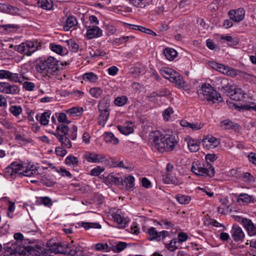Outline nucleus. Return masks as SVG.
Wrapping results in <instances>:
<instances>
[{
  "mask_svg": "<svg viewBox=\"0 0 256 256\" xmlns=\"http://www.w3.org/2000/svg\"><path fill=\"white\" fill-rule=\"evenodd\" d=\"M152 146L161 152L172 151L178 144L174 136L164 134L160 131L152 132Z\"/></svg>",
  "mask_w": 256,
  "mask_h": 256,
  "instance_id": "f257e3e1",
  "label": "nucleus"
},
{
  "mask_svg": "<svg viewBox=\"0 0 256 256\" xmlns=\"http://www.w3.org/2000/svg\"><path fill=\"white\" fill-rule=\"evenodd\" d=\"M58 60L54 57L49 56L46 60H40L36 66V70L46 79L56 76L59 70Z\"/></svg>",
  "mask_w": 256,
  "mask_h": 256,
  "instance_id": "f03ea898",
  "label": "nucleus"
},
{
  "mask_svg": "<svg viewBox=\"0 0 256 256\" xmlns=\"http://www.w3.org/2000/svg\"><path fill=\"white\" fill-rule=\"evenodd\" d=\"M198 97L202 100H206L212 103L220 102H222V98L220 95L214 90L209 84H203L198 92Z\"/></svg>",
  "mask_w": 256,
  "mask_h": 256,
  "instance_id": "7ed1b4c3",
  "label": "nucleus"
},
{
  "mask_svg": "<svg viewBox=\"0 0 256 256\" xmlns=\"http://www.w3.org/2000/svg\"><path fill=\"white\" fill-rule=\"evenodd\" d=\"M68 130L69 129L67 126L61 124L58 126L56 132L53 133L54 135L61 143L62 147L67 148H70L72 146L70 138L66 136L68 134Z\"/></svg>",
  "mask_w": 256,
  "mask_h": 256,
  "instance_id": "20e7f679",
  "label": "nucleus"
},
{
  "mask_svg": "<svg viewBox=\"0 0 256 256\" xmlns=\"http://www.w3.org/2000/svg\"><path fill=\"white\" fill-rule=\"evenodd\" d=\"M192 171L196 175L212 177L214 175V170L210 164H207L204 168L200 164L193 162L191 168Z\"/></svg>",
  "mask_w": 256,
  "mask_h": 256,
  "instance_id": "39448f33",
  "label": "nucleus"
},
{
  "mask_svg": "<svg viewBox=\"0 0 256 256\" xmlns=\"http://www.w3.org/2000/svg\"><path fill=\"white\" fill-rule=\"evenodd\" d=\"M209 66L213 69L232 77H234L238 74V70L236 69L231 68L226 65L218 64L214 61L210 62Z\"/></svg>",
  "mask_w": 256,
  "mask_h": 256,
  "instance_id": "423d86ee",
  "label": "nucleus"
},
{
  "mask_svg": "<svg viewBox=\"0 0 256 256\" xmlns=\"http://www.w3.org/2000/svg\"><path fill=\"white\" fill-rule=\"evenodd\" d=\"M26 78L24 76L17 73H13L8 70H0V79H7L10 82L22 84ZM28 80V78H26Z\"/></svg>",
  "mask_w": 256,
  "mask_h": 256,
  "instance_id": "0eeeda50",
  "label": "nucleus"
},
{
  "mask_svg": "<svg viewBox=\"0 0 256 256\" xmlns=\"http://www.w3.org/2000/svg\"><path fill=\"white\" fill-rule=\"evenodd\" d=\"M23 168L24 166L22 164L14 162L6 168L5 174L6 176H10L14 178L16 176H22Z\"/></svg>",
  "mask_w": 256,
  "mask_h": 256,
  "instance_id": "6e6552de",
  "label": "nucleus"
},
{
  "mask_svg": "<svg viewBox=\"0 0 256 256\" xmlns=\"http://www.w3.org/2000/svg\"><path fill=\"white\" fill-rule=\"evenodd\" d=\"M0 92L6 94H16L20 92L18 86L7 82H0Z\"/></svg>",
  "mask_w": 256,
  "mask_h": 256,
  "instance_id": "1a4fd4ad",
  "label": "nucleus"
},
{
  "mask_svg": "<svg viewBox=\"0 0 256 256\" xmlns=\"http://www.w3.org/2000/svg\"><path fill=\"white\" fill-rule=\"evenodd\" d=\"M148 239L150 240L160 241L168 235V232L166 230L158 232L154 227H151L148 230Z\"/></svg>",
  "mask_w": 256,
  "mask_h": 256,
  "instance_id": "9d476101",
  "label": "nucleus"
},
{
  "mask_svg": "<svg viewBox=\"0 0 256 256\" xmlns=\"http://www.w3.org/2000/svg\"><path fill=\"white\" fill-rule=\"evenodd\" d=\"M216 82V86L218 88L224 92L230 94L233 90L232 86L229 83L228 80L226 78H218Z\"/></svg>",
  "mask_w": 256,
  "mask_h": 256,
  "instance_id": "9b49d317",
  "label": "nucleus"
},
{
  "mask_svg": "<svg viewBox=\"0 0 256 256\" xmlns=\"http://www.w3.org/2000/svg\"><path fill=\"white\" fill-rule=\"evenodd\" d=\"M242 224L246 228L248 234L250 236H256V224H254L248 218H242Z\"/></svg>",
  "mask_w": 256,
  "mask_h": 256,
  "instance_id": "f8f14e48",
  "label": "nucleus"
},
{
  "mask_svg": "<svg viewBox=\"0 0 256 256\" xmlns=\"http://www.w3.org/2000/svg\"><path fill=\"white\" fill-rule=\"evenodd\" d=\"M102 30L98 26H92L88 28L86 37L88 40L99 38L102 36Z\"/></svg>",
  "mask_w": 256,
  "mask_h": 256,
  "instance_id": "ddd939ff",
  "label": "nucleus"
},
{
  "mask_svg": "<svg viewBox=\"0 0 256 256\" xmlns=\"http://www.w3.org/2000/svg\"><path fill=\"white\" fill-rule=\"evenodd\" d=\"M230 232L235 242L242 241L244 238L245 235L242 230L236 224L233 225Z\"/></svg>",
  "mask_w": 256,
  "mask_h": 256,
  "instance_id": "4468645a",
  "label": "nucleus"
},
{
  "mask_svg": "<svg viewBox=\"0 0 256 256\" xmlns=\"http://www.w3.org/2000/svg\"><path fill=\"white\" fill-rule=\"evenodd\" d=\"M84 158L88 162L92 163L102 162L106 158L104 154L95 152H88L85 154Z\"/></svg>",
  "mask_w": 256,
  "mask_h": 256,
  "instance_id": "2eb2a0df",
  "label": "nucleus"
},
{
  "mask_svg": "<svg viewBox=\"0 0 256 256\" xmlns=\"http://www.w3.org/2000/svg\"><path fill=\"white\" fill-rule=\"evenodd\" d=\"M102 182L108 186L111 185L112 184L116 185L123 184L122 178L120 176H116L112 174H108L106 176H104Z\"/></svg>",
  "mask_w": 256,
  "mask_h": 256,
  "instance_id": "dca6fc26",
  "label": "nucleus"
},
{
  "mask_svg": "<svg viewBox=\"0 0 256 256\" xmlns=\"http://www.w3.org/2000/svg\"><path fill=\"white\" fill-rule=\"evenodd\" d=\"M228 14L230 20L236 22H240L244 18L245 12L243 8H240L236 10H230Z\"/></svg>",
  "mask_w": 256,
  "mask_h": 256,
  "instance_id": "f3484780",
  "label": "nucleus"
},
{
  "mask_svg": "<svg viewBox=\"0 0 256 256\" xmlns=\"http://www.w3.org/2000/svg\"><path fill=\"white\" fill-rule=\"evenodd\" d=\"M202 144L208 149H213L219 144V142L216 138L212 136H207L202 140Z\"/></svg>",
  "mask_w": 256,
  "mask_h": 256,
  "instance_id": "a211bd4d",
  "label": "nucleus"
},
{
  "mask_svg": "<svg viewBox=\"0 0 256 256\" xmlns=\"http://www.w3.org/2000/svg\"><path fill=\"white\" fill-rule=\"evenodd\" d=\"M112 218L114 221L116 222L118 225L119 228H124L126 224V218H124V214H122L120 210H118L112 214Z\"/></svg>",
  "mask_w": 256,
  "mask_h": 256,
  "instance_id": "6ab92c4d",
  "label": "nucleus"
},
{
  "mask_svg": "<svg viewBox=\"0 0 256 256\" xmlns=\"http://www.w3.org/2000/svg\"><path fill=\"white\" fill-rule=\"evenodd\" d=\"M4 248V256H20V255L18 251V246L16 244H12L10 246H5Z\"/></svg>",
  "mask_w": 256,
  "mask_h": 256,
  "instance_id": "aec40b11",
  "label": "nucleus"
},
{
  "mask_svg": "<svg viewBox=\"0 0 256 256\" xmlns=\"http://www.w3.org/2000/svg\"><path fill=\"white\" fill-rule=\"evenodd\" d=\"M221 128L223 130H234L235 132H239L240 126L228 120H225L220 122Z\"/></svg>",
  "mask_w": 256,
  "mask_h": 256,
  "instance_id": "412c9836",
  "label": "nucleus"
},
{
  "mask_svg": "<svg viewBox=\"0 0 256 256\" xmlns=\"http://www.w3.org/2000/svg\"><path fill=\"white\" fill-rule=\"evenodd\" d=\"M134 124L132 122H125L122 126H118V128L122 134L128 135L134 132Z\"/></svg>",
  "mask_w": 256,
  "mask_h": 256,
  "instance_id": "4be33fe9",
  "label": "nucleus"
},
{
  "mask_svg": "<svg viewBox=\"0 0 256 256\" xmlns=\"http://www.w3.org/2000/svg\"><path fill=\"white\" fill-rule=\"evenodd\" d=\"M160 74L165 78L169 80L170 82L173 79L174 74H176L177 72L170 68H164L160 70Z\"/></svg>",
  "mask_w": 256,
  "mask_h": 256,
  "instance_id": "5701e85b",
  "label": "nucleus"
},
{
  "mask_svg": "<svg viewBox=\"0 0 256 256\" xmlns=\"http://www.w3.org/2000/svg\"><path fill=\"white\" fill-rule=\"evenodd\" d=\"M130 2L134 6L138 8H144L148 4H154L158 0H130Z\"/></svg>",
  "mask_w": 256,
  "mask_h": 256,
  "instance_id": "b1692460",
  "label": "nucleus"
},
{
  "mask_svg": "<svg viewBox=\"0 0 256 256\" xmlns=\"http://www.w3.org/2000/svg\"><path fill=\"white\" fill-rule=\"evenodd\" d=\"M174 84L175 86L179 88L185 87L186 82L182 76H181L178 72L176 74H174L173 79L170 82Z\"/></svg>",
  "mask_w": 256,
  "mask_h": 256,
  "instance_id": "393cba45",
  "label": "nucleus"
},
{
  "mask_svg": "<svg viewBox=\"0 0 256 256\" xmlns=\"http://www.w3.org/2000/svg\"><path fill=\"white\" fill-rule=\"evenodd\" d=\"M26 50V55L30 56L38 50V44L32 41H27L24 42Z\"/></svg>",
  "mask_w": 256,
  "mask_h": 256,
  "instance_id": "a878e982",
  "label": "nucleus"
},
{
  "mask_svg": "<svg viewBox=\"0 0 256 256\" xmlns=\"http://www.w3.org/2000/svg\"><path fill=\"white\" fill-rule=\"evenodd\" d=\"M245 93L240 88H236L234 89V92L231 94L230 98L236 101L243 100L245 98Z\"/></svg>",
  "mask_w": 256,
  "mask_h": 256,
  "instance_id": "bb28decb",
  "label": "nucleus"
},
{
  "mask_svg": "<svg viewBox=\"0 0 256 256\" xmlns=\"http://www.w3.org/2000/svg\"><path fill=\"white\" fill-rule=\"evenodd\" d=\"M110 101L108 97H105L102 99L98 105L99 111L109 110L108 108L110 104Z\"/></svg>",
  "mask_w": 256,
  "mask_h": 256,
  "instance_id": "cd10ccee",
  "label": "nucleus"
},
{
  "mask_svg": "<svg viewBox=\"0 0 256 256\" xmlns=\"http://www.w3.org/2000/svg\"><path fill=\"white\" fill-rule=\"evenodd\" d=\"M200 142L197 140L189 138L188 142V146L192 152H196L200 149Z\"/></svg>",
  "mask_w": 256,
  "mask_h": 256,
  "instance_id": "c85d7f7f",
  "label": "nucleus"
},
{
  "mask_svg": "<svg viewBox=\"0 0 256 256\" xmlns=\"http://www.w3.org/2000/svg\"><path fill=\"white\" fill-rule=\"evenodd\" d=\"M77 23L76 18L74 16H68L64 26V30L65 31H68L70 28L74 26Z\"/></svg>",
  "mask_w": 256,
  "mask_h": 256,
  "instance_id": "c756f323",
  "label": "nucleus"
},
{
  "mask_svg": "<svg viewBox=\"0 0 256 256\" xmlns=\"http://www.w3.org/2000/svg\"><path fill=\"white\" fill-rule=\"evenodd\" d=\"M66 112L70 116H78L82 114L83 108L81 107H73L66 110Z\"/></svg>",
  "mask_w": 256,
  "mask_h": 256,
  "instance_id": "7c9ffc66",
  "label": "nucleus"
},
{
  "mask_svg": "<svg viewBox=\"0 0 256 256\" xmlns=\"http://www.w3.org/2000/svg\"><path fill=\"white\" fill-rule=\"evenodd\" d=\"M38 6L44 10H49L52 7V3L51 0H38Z\"/></svg>",
  "mask_w": 256,
  "mask_h": 256,
  "instance_id": "2f4dec72",
  "label": "nucleus"
},
{
  "mask_svg": "<svg viewBox=\"0 0 256 256\" xmlns=\"http://www.w3.org/2000/svg\"><path fill=\"white\" fill-rule=\"evenodd\" d=\"M164 54L168 60H172L177 56V52L172 48H166L164 52Z\"/></svg>",
  "mask_w": 256,
  "mask_h": 256,
  "instance_id": "473e14b6",
  "label": "nucleus"
},
{
  "mask_svg": "<svg viewBox=\"0 0 256 256\" xmlns=\"http://www.w3.org/2000/svg\"><path fill=\"white\" fill-rule=\"evenodd\" d=\"M100 114L98 117V124L101 126H104L108 120L110 112L109 110H104L100 111Z\"/></svg>",
  "mask_w": 256,
  "mask_h": 256,
  "instance_id": "72a5a7b5",
  "label": "nucleus"
},
{
  "mask_svg": "<svg viewBox=\"0 0 256 256\" xmlns=\"http://www.w3.org/2000/svg\"><path fill=\"white\" fill-rule=\"evenodd\" d=\"M134 178L133 176H128L126 177L124 180V182L126 184V188L128 190L132 191L134 186Z\"/></svg>",
  "mask_w": 256,
  "mask_h": 256,
  "instance_id": "f704fd0d",
  "label": "nucleus"
},
{
  "mask_svg": "<svg viewBox=\"0 0 256 256\" xmlns=\"http://www.w3.org/2000/svg\"><path fill=\"white\" fill-rule=\"evenodd\" d=\"M104 137L106 142H110L114 144H116L118 142V140L111 132H104Z\"/></svg>",
  "mask_w": 256,
  "mask_h": 256,
  "instance_id": "c9c22d12",
  "label": "nucleus"
},
{
  "mask_svg": "<svg viewBox=\"0 0 256 256\" xmlns=\"http://www.w3.org/2000/svg\"><path fill=\"white\" fill-rule=\"evenodd\" d=\"M65 162L68 166L74 167L78 164V160L77 157L72 156H69L66 158Z\"/></svg>",
  "mask_w": 256,
  "mask_h": 256,
  "instance_id": "e433bc0d",
  "label": "nucleus"
},
{
  "mask_svg": "<svg viewBox=\"0 0 256 256\" xmlns=\"http://www.w3.org/2000/svg\"><path fill=\"white\" fill-rule=\"evenodd\" d=\"M81 226L86 230L90 228L100 229L102 228L101 225L98 222H82Z\"/></svg>",
  "mask_w": 256,
  "mask_h": 256,
  "instance_id": "4c0bfd02",
  "label": "nucleus"
},
{
  "mask_svg": "<svg viewBox=\"0 0 256 256\" xmlns=\"http://www.w3.org/2000/svg\"><path fill=\"white\" fill-rule=\"evenodd\" d=\"M176 198L177 201L182 204H187L190 200V198L189 196L181 194L176 195Z\"/></svg>",
  "mask_w": 256,
  "mask_h": 256,
  "instance_id": "58836bf2",
  "label": "nucleus"
},
{
  "mask_svg": "<svg viewBox=\"0 0 256 256\" xmlns=\"http://www.w3.org/2000/svg\"><path fill=\"white\" fill-rule=\"evenodd\" d=\"M84 81H89L91 82H95L98 80V76L92 72L84 74L82 76Z\"/></svg>",
  "mask_w": 256,
  "mask_h": 256,
  "instance_id": "ea45409f",
  "label": "nucleus"
},
{
  "mask_svg": "<svg viewBox=\"0 0 256 256\" xmlns=\"http://www.w3.org/2000/svg\"><path fill=\"white\" fill-rule=\"evenodd\" d=\"M50 113L49 112H46L42 113L40 116V122L41 124L46 126L48 124L49 119L50 118Z\"/></svg>",
  "mask_w": 256,
  "mask_h": 256,
  "instance_id": "a19ab883",
  "label": "nucleus"
},
{
  "mask_svg": "<svg viewBox=\"0 0 256 256\" xmlns=\"http://www.w3.org/2000/svg\"><path fill=\"white\" fill-rule=\"evenodd\" d=\"M128 100V98L125 96H122L116 98L114 100V103L117 106H122L127 103Z\"/></svg>",
  "mask_w": 256,
  "mask_h": 256,
  "instance_id": "79ce46f5",
  "label": "nucleus"
},
{
  "mask_svg": "<svg viewBox=\"0 0 256 256\" xmlns=\"http://www.w3.org/2000/svg\"><path fill=\"white\" fill-rule=\"evenodd\" d=\"M238 201H242L246 204L254 202V198L246 194H240L238 197Z\"/></svg>",
  "mask_w": 256,
  "mask_h": 256,
  "instance_id": "37998d69",
  "label": "nucleus"
},
{
  "mask_svg": "<svg viewBox=\"0 0 256 256\" xmlns=\"http://www.w3.org/2000/svg\"><path fill=\"white\" fill-rule=\"evenodd\" d=\"M90 92L92 96L99 98L101 96L102 90L100 88H92L90 89Z\"/></svg>",
  "mask_w": 256,
  "mask_h": 256,
  "instance_id": "c03bdc74",
  "label": "nucleus"
},
{
  "mask_svg": "<svg viewBox=\"0 0 256 256\" xmlns=\"http://www.w3.org/2000/svg\"><path fill=\"white\" fill-rule=\"evenodd\" d=\"M10 111L14 116H18L22 112V108L20 106H12L10 107Z\"/></svg>",
  "mask_w": 256,
  "mask_h": 256,
  "instance_id": "a18cd8bd",
  "label": "nucleus"
},
{
  "mask_svg": "<svg viewBox=\"0 0 256 256\" xmlns=\"http://www.w3.org/2000/svg\"><path fill=\"white\" fill-rule=\"evenodd\" d=\"M13 47H14V49L16 51L20 53L26 54V46H25L24 42H23L20 45H16V46H14L11 45L10 46V48H13Z\"/></svg>",
  "mask_w": 256,
  "mask_h": 256,
  "instance_id": "49530a36",
  "label": "nucleus"
},
{
  "mask_svg": "<svg viewBox=\"0 0 256 256\" xmlns=\"http://www.w3.org/2000/svg\"><path fill=\"white\" fill-rule=\"evenodd\" d=\"M178 243V242L177 241L176 239L172 240L170 243L166 244V247L170 251H174L178 248L177 244Z\"/></svg>",
  "mask_w": 256,
  "mask_h": 256,
  "instance_id": "de8ad7c7",
  "label": "nucleus"
},
{
  "mask_svg": "<svg viewBox=\"0 0 256 256\" xmlns=\"http://www.w3.org/2000/svg\"><path fill=\"white\" fill-rule=\"evenodd\" d=\"M133 26L132 28L134 30H138L140 31H141V32L146 33V34H153L154 36L156 35V34L153 31H152V30L148 29V28H146L143 26Z\"/></svg>",
  "mask_w": 256,
  "mask_h": 256,
  "instance_id": "09e8293b",
  "label": "nucleus"
},
{
  "mask_svg": "<svg viewBox=\"0 0 256 256\" xmlns=\"http://www.w3.org/2000/svg\"><path fill=\"white\" fill-rule=\"evenodd\" d=\"M174 113L172 108L170 107L166 109L163 113L162 116L165 121H168L170 118V115Z\"/></svg>",
  "mask_w": 256,
  "mask_h": 256,
  "instance_id": "8fccbe9b",
  "label": "nucleus"
},
{
  "mask_svg": "<svg viewBox=\"0 0 256 256\" xmlns=\"http://www.w3.org/2000/svg\"><path fill=\"white\" fill-rule=\"evenodd\" d=\"M68 45L69 46V48L73 52H77L78 50L79 46L74 41L72 40H67L66 41Z\"/></svg>",
  "mask_w": 256,
  "mask_h": 256,
  "instance_id": "3c124183",
  "label": "nucleus"
},
{
  "mask_svg": "<svg viewBox=\"0 0 256 256\" xmlns=\"http://www.w3.org/2000/svg\"><path fill=\"white\" fill-rule=\"evenodd\" d=\"M126 247V244L124 242H118L116 246L114 247L112 250L116 252H118L124 249H125Z\"/></svg>",
  "mask_w": 256,
  "mask_h": 256,
  "instance_id": "603ef678",
  "label": "nucleus"
},
{
  "mask_svg": "<svg viewBox=\"0 0 256 256\" xmlns=\"http://www.w3.org/2000/svg\"><path fill=\"white\" fill-rule=\"evenodd\" d=\"M50 47L51 50L53 52H54L59 54H63V48L61 46L58 45V44H51L50 45Z\"/></svg>",
  "mask_w": 256,
  "mask_h": 256,
  "instance_id": "864d4df0",
  "label": "nucleus"
},
{
  "mask_svg": "<svg viewBox=\"0 0 256 256\" xmlns=\"http://www.w3.org/2000/svg\"><path fill=\"white\" fill-rule=\"evenodd\" d=\"M40 202L46 206H50L52 204L51 199L48 196L40 197Z\"/></svg>",
  "mask_w": 256,
  "mask_h": 256,
  "instance_id": "5fc2aeb1",
  "label": "nucleus"
},
{
  "mask_svg": "<svg viewBox=\"0 0 256 256\" xmlns=\"http://www.w3.org/2000/svg\"><path fill=\"white\" fill-rule=\"evenodd\" d=\"M104 170V168L100 166H97L90 170V174L92 176H98L103 172Z\"/></svg>",
  "mask_w": 256,
  "mask_h": 256,
  "instance_id": "6e6d98bb",
  "label": "nucleus"
},
{
  "mask_svg": "<svg viewBox=\"0 0 256 256\" xmlns=\"http://www.w3.org/2000/svg\"><path fill=\"white\" fill-rule=\"evenodd\" d=\"M77 131L78 128L76 126H73L72 129L70 130V134L68 135V137L72 140H76L77 137Z\"/></svg>",
  "mask_w": 256,
  "mask_h": 256,
  "instance_id": "4d7b16f0",
  "label": "nucleus"
},
{
  "mask_svg": "<svg viewBox=\"0 0 256 256\" xmlns=\"http://www.w3.org/2000/svg\"><path fill=\"white\" fill-rule=\"evenodd\" d=\"M36 173V170L33 168V166H32L30 169L23 170L22 176H31Z\"/></svg>",
  "mask_w": 256,
  "mask_h": 256,
  "instance_id": "13d9d810",
  "label": "nucleus"
},
{
  "mask_svg": "<svg viewBox=\"0 0 256 256\" xmlns=\"http://www.w3.org/2000/svg\"><path fill=\"white\" fill-rule=\"evenodd\" d=\"M95 248L97 250H110L107 244L98 243L95 245Z\"/></svg>",
  "mask_w": 256,
  "mask_h": 256,
  "instance_id": "bf43d9fd",
  "label": "nucleus"
},
{
  "mask_svg": "<svg viewBox=\"0 0 256 256\" xmlns=\"http://www.w3.org/2000/svg\"><path fill=\"white\" fill-rule=\"evenodd\" d=\"M23 88L27 90L32 91L35 88L34 84L32 82H24L22 83Z\"/></svg>",
  "mask_w": 256,
  "mask_h": 256,
  "instance_id": "052dcab7",
  "label": "nucleus"
},
{
  "mask_svg": "<svg viewBox=\"0 0 256 256\" xmlns=\"http://www.w3.org/2000/svg\"><path fill=\"white\" fill-rule=\"evenodd\" d=\"M205 158L207 162V164H210L209 162H214L218 158V156L216 154H208L206 156Z\"/></svg>",
  "mask_w": 256,
  "mask_h": 256,
  "instance_id": "680f3d73",
  "label": "nucleus"
},
{
  "mask_svg": "<svg viewBox=\"0 0 256 256\" xmlns=\"http://www.w3.org/2000/svg\"><path fill=\"white\" fill-rule=\"evenodd\" d=\"M58 121L60 122H65L66 124L70 123V121L67 119L66 114L63 112L60 113L58 116Z\"/></svg>",
  "mask_w": 256,
  "mask_h": 256,
  "instance_id": "e2e57ef3",
  "label": "nucleus"
},
{
  "mask_svg": "<svg viewBox=\"0 0 256 256\" xmlns=\"http://www.w3.org/2000/svg\"><path fill=\"white\" fill-rule=\"evenodd\" d=\"M56 153L58 156H64L67 154V150L58 146L56 148Z\"/></svg>",
  "mask_w": 256,
  "mask_h": 256,
  "instance_id": "0e129e2a",
  "label": "nucleus"
},
{
  "mask_svg": "<svg viewBox=\"0 0 256 256\" xmlns=\"http://www.w3.org/2000/svg\"><path fill=\"white\" fill-rule=\"evenodd\" d=\"M170 90H168L166 88H162L161 90H160L158 93L157 95L160 96H167L170 95Z\"/></svg>",
  "mask_w": 256,
  "mask_h": 256,
  "instance_id": "69168bd1",
  "label": "nucleus"
},
{
  "mask_svg": "<svg viewBox=\"0 0 256 256\" xmlns=\"http://www.w3.org/2000/svg\"><path fill=\"white\" fill-rule=\"evenodd\" d=\"M178 238L180 242H182L188 240V236L184 232H180L178 234Z\"/></svg>",
  "mask_w": 256,
  "mask_h": 256,
  "instance_id": "338daca9",
  "label": "nucleus"
},
{
  "mask_svg": "<svg viewBox=\"0 0 256 256\" xmlns=\"http://www.w3.org/2000/svg\"><path fill=\"white\" fill-rule=\"evenodd\" d=\"M248 158L250 162L256 164V154L254 152H250L248 155Z\"/></svg>",
  "mask_w": 256,
  "mask_h": 256,
  "instance_id": "774afa93",
  "label": "nucleus"
}]
</instances>
